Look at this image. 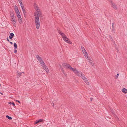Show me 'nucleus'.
Wrapping results in <instances>:
<instances>
[{
	"instance_id": "7c9ffc66",
	"label": "nucleus",
	"mask_w": 127,
	"mask_h": 127,
	"mask_svg": "<svg viewBox=\"0 0 127 127\" xmlns=\"http://www.w3.org/2000/svg\"><path fill=\"white\" fill-rule=\"evenodd\" d=\"M91 100V101H92V100H93V98H90Z\"/></svg>"
},
{
	"instance_id": "a19ab883",
	"label": "nucleus",
	"mask_w": 127,
	"mask_h": 127,
	"mask_svg": "<svg viewBox=\"0 0 127 127\" xmlns=\"http://www.w3.org/2000/svg\"><path fill=\"white\" fill-rule=\"evenodd\" d=\"M112 41H113V39H112V40H111Z\"/></svg>"
},
{
	"instance_id": "cd10ccee",
	"label": "nucleus",
	"mask_w": 127,
	"mask_h": 127,
	"mask_svg": "<svg viewBox=\"0 0 127 127\" xmlns=\"http://www.w3.org/2000/svg\"><path fill=\"white\" fill-rule=\"evenodd\" d=\"M114 23H113L112 25V27H114Z\"/></svg>"
},
{
	"instance_id": "9d476101",
	"label": "nucleus",
	"mask_w": 127,
	"mask_h": 127,
	"mask_svg": "<svg viewBox=\"0 0 127 127\" xmlns=\"http://www.w3.org/2000/svg\"><path fill=\"white\" fill-rule=\"evenodd\" d=\"M58 32L59 34L61 35L62 37L63 38H65V37L66 36L65 34L62 32L61 31H59Z\"/></svg>"
},
{
	"instance_id": "a211bd4d",
	"label": "nucleus",
	"mask_w": 127,
	"mask_h": 127,
	"mask_svg": "<svg viewBox=\"0 0 127 127\" xmlns=\"http://www.w3.org/2000/svg\"><path fill=\"white\" fill-rule=\"evenodd\" d=\"M81 77L84 80V81H85L86 80H87V79L86 78L85 76L84 75H83Z\"/></svg>"
},
{
	"instance_id": "39448f33",
	"label": "nucleus",
	"mask_w": 127,
	"mask_h": 127,
	"mask_svg": "<svg viewBox=\"0 0 127 127\" xmlns=\"http://www.w3.org/2000/svg\"><path fill=\"white\" fill-rule=\"evenodd\" d=\"M17 15L18 18L19 22L20 23H21L22 22V20L20 13H18L17 14Z\"/></svg>"
},
{
	"instance_id": "f8f14e48",
	"label": "nucleus",
	"mask_w": 127,
	"mask_h": 127,
	"mask_svg": "<svg viewBox=\"0 0 127 127\" xmlns=\"http://www.w3.org/2000/svg\"><path fill=\"white\" fill-rule=\"evenodd\" d=\"M15 7V12L16 13V14L18 13H20L19 10L18 9V7L16 5H15L14 6Z\"/></svg>"
},
{
	"instance_id": "f3484780",
	"label": "nucleus",
	"mask_w": 127,
	"mask_h": 127,
	"mask_svg": "<svg viewBox=\"0 0 127 127\" xmlns=\"http://www.w3.org/2000/svg\"><path fill=\"white\" fill-rule=\"evenodd\" d=\"M14 13L13 12H11L10 14V17H11V19H12V18H14Z\"/></svg>"
},
{
	"instance_id": "4be33fe9",
	"label": "nucleus",
	"mask_w": 127,
	"mask_h": 127,
	"mask_svg": "<svg viewBox=\"0 0 127 127\" xmlns=\"http://www.w3.org/2000/svg\"><path fill=\"white\" fill-rule=\"evenodd\" d=\"M111 30L114 33H115V29L114 27H112Z\"/></svg>"
},
{
	"instance_id": "dca6fc26",
	"label": "nucleus",
	"mask_w": 127,
	"mask_h": 127,
	"mask_svg": "<svg viewBox=\"0 0 127 127\" xmlns=\"http://www.w3.org/2000/svg\"><path fill=\"white\" fill-rule=\"evenodd\" d=\"M122 91L124 93L126 94L127 93V90L125 88H123Z\"/></svg>"
},
{
	"instance_id": "e433bc0d",
	"label": "nucleus",
	"mask_w": 127,
	"mask_h": 127,
	"mask_svg": "<svg viewBox=\"0 0 127 127\" xmlns=\"http://www.w3.org/2000/svg\"><path fill=\"white\" fill-rule=\"evenodd\" d=\"M109 38H111V39H112V37H111V36H110V35L109 36Z\"/></svg>"
},
{
	"instance_id": "b1692460",
	"label": "nucleus",
	"mask_w": 127,
	"mask_h": 127,
	"mask_svg": "<svg viewBox=\"0 0 127 127\" xmlns=\"http://www.w3.org/2000/svg\"><path fill=\"white\" fill-rule=\"evenodd\" d=\"M22 11H23V12L24 13V15H25L26 14V11L25 10V9H24L23 10H22Z\"/></svg>"
},
{
	"instance_id": "6e6552de",
	"label": "nucleus",
	"mask_w": 127,
	"mask_h": 127,
	"mask_svg": "<svg viewBox=\"0 0 127 127\" xmlns=\"http://www.w3.org/2000/svg\"><path fill=\"white\" fill-rule=\"evenodd\" d=\"M11 21L12 22L13 25L14 26L16 27V22L17 20L15 18H12L11 19Z\"/></svg>"
},
{
	"instance_id": "c756f323",
	"label": "nucleus",
	"mask_w": 127,
	"mask_h": 127,
	"mask_svg": "<svg viewBox=\"0 0 127 127\" xmlns=\"http://www.w3.org/2000/svg\"><path fill=\"white\" fill-rule=\"evenodd\" d=\"M22 74V73L21 72L19 73L18 74L19 76H20Z\"/></svg>"
},
{
	"instance_id": "ea45409f",
	"label": "nucleus",
	"mask_w": 127,
	"mask_h": 127,
	"mask_svg": "<svg viewBox=\"0 0 127 127\" xmlns=\"http://www.w3.org/2000/svg\"><path fill=\"white\" fill-rule=\"evenodd\" d=\"M0 93L1 95H3V94L2 93L0 92Z\"/></svg>"
},
{
	"instance_id": "412c9836",
	"label": "nucleus",
	"mask_w": 127,
	"mask_h": 127,
	"mask_svg": "<svg viewBox=\"0 0 127 127\" xmlns=\"http://www.w3.org/2000/svg\"><path fill=\"white\" fill-rule=\"evenodd\" d=\"M61 71H62V72H63V74L65 75H66V73L64 71V70L63 68H62L61 69Z\"/></svg>"
},
{
	"instance_id": "6ab92c4d",
	"label": "nucleus",
	"mask_w": 127,
	"mask_h": 127,
	"mask_svg": "<svg viewBox=\"0 0 127 127\" xmlns=\"http://www.w3.org/2000/svg\"><path fill=\"white\" fill-rule=\"evenodd\" d=\"M84 81L87 85H89V83L87 79V80H86Z\"/></svg>"
},
{
	"instance_id": "72a5a7b5",
	"label": "nucleus",
	"mask_w": 127,
	"mask_h": 127,
	"mask_svg": "<svg viewBox=\"0 0 127 127\" xmlns=\"http://www.w3.org/2000/svg\"><path fill=\"white\" fill-rule=\"evenodd\" d=\"M7 39L8 41H9V40L8 37L7 38Z\"/></svg>"
},
{
	"instance_id": "f257e3e1",
	"label": "nucleus",
	"mask_w": 127,
	"mask_h": 127,
	"mask_svg": "<svg viewBox=\"0 0 127 127\" xmlns=\"http://www.w3.org/2000/svg\"><path fill=\"white\" fill-rule=\"evenodd\" d=\"M34 6L36 11L34 14L35 18V23L36 29H38L39 28L40 25L39 17L41 15V13L36 4H34Z\"/></svg>"
},
{
	"instance_id": "4468645a",
	"label": "nucleus",
	"mask_w": 127,
	"mask_h": 127,
	"mask_svg": "<svg viewBox=\"0 0 127 127\" xmlns=\"http://www.w3.org/2000/svg\"><path fill=\"white\" fill-rule=\"evenodd\" d=\"M43 119H40L38 120H36L35 122L34 123V124L35 125L37 123H39L40 122H42L43 121Z\"/></svg>"
},
{
	"instance_id": "aec40b11",
	"label": "nucleus",
	"mask_w": 127,
	"mask_h": 127,
	"mask_svg": "<svg viewBox=\"0 0 127 127\" xmlns=\"http://www.w3.org/2000/svg\"><path fill=\"white\" fill-rule=\"evenodd\" d=\"M14 48L15 49L17 48V46L16 44L15 43H14Z\"/></svg>"
},
{
	"instance_id": "1a4fd4ad",
	"label": "nucleus",
	"mask_w": 127,
	"mask_h": 127,
	"mask_svg": "<svg viewBox=\"0 0 127 127\" xmlns=\"http://www.w3.org/2000/svg\"><path fill=\"white\" fill-rule=\"evenodd\" d=\"M41 66H42V67L43 68V69L47 73L49 72V70L47 67L46 66L45 64L44 65L43 64H41Z\"/></svg>"
},
{
	"instance_id": "9b49d317",
	"label": "nucleus",
	"mask_w": 127,
	"mask_h": 127,
	"mask_svg": "<svg viewBox=\"0 0 127 127\" xmlns=\"http://www.w3.org/2000/svg\"><path fill=\"white\" fill-rule=\"evenodd\" d=\"M87 58L88 59V60H89V62L90 64L92 66H93L94 65V63L93 61H92L91 59H89L88 57H87Z\"/></svg>"
},
{
	"instance_id": "473e14b6",
	"label": "nucleus",
	"mask_w": 127,
	"mask_h": 127,
	"mask_svg": "<svg viewBox=\"0 0 127 127\" xmlns=\"http://www.w3.org/2000/svg\"><path fill=\"white\" fill-rule=\"evenodd\" d=\"M115 118L117 120H118V119H119V118H118L117 117V116H116V117H115Z\"/></svg>"
},
{
	"instance_id": "0eeeda50",
	"label": "nucleus",
	"mask_w": 127,
	"mask_h": 127,
	"mask_svg": "<svg viewBox=\"0 0 127 127\" xmlns=\"http://www.w3.org/2000/svg\"><path fill=\"white\" fill-rule=\"evenodd\" d=\"M64 40L66 42L70 44H72V42L70 41V40L66 36L65 38H63Z\"/></svg>"
},
{
	"instance_id": "2eb2a0df",
	"label": "nucleus",
	"mask_w": 127,
	"mask_h": 127,
	"mask_svg": "<svg viewBox=\"0 0 127 127\" xmlns=\"http://www.w3.org/2000/svg\"><path fill=\"white\" fill-rule=\"evenodd\" d=\"M14 35L13 33H11L10 34V35L9 36V38L10 39H11L14 36Z\"/></svg>"
},
{
	"instance_id": "58836bf2",
	"label": "nucleus",
	"mask_w": 127,
	"mask_h": 127,
	"mask_svg": "<svg viewBox=\"0 0 127 127\" xmlns=\"http://www.w3.org/2000/svg\"><path fill=\"white\" fill-rule=\"evenodd\" d=\"M108 1L110 2H111V0H108Z\"/></svg>"
},
{
	"instance_id": "4c0bfd02",
	"label": "nucleus",
	"mask_w": 127,
	"mask_h": 127,
	"mask_svg": "<svg viewBox=\"0 0 127 127\" xmlns=\"http://www.w3.org/2000/svg\"><path fill=\"white\" fill-rule=\"evenodd\" d=\"M18 2L20 1H21L22 0H18Z\"/></svg>"
},
{
	"instance_id": "f704fd0d",
	"label": "nucleus",
	"mask_w": 127,
	"mask_h": 127,
	"mask_svg": "<svg viewBox=\"0 0 127 127\" xmlns=\"http://www.w3.org/2000/svg\"><path fill=\"white\" fill-rule=\"evenodd\" d=\"M119 74L118 73L117 74V76L116 77V78H117L119 76Z\"/></svg>"
},
{
	"instance_id": "f03ea898",
	"label": "nucleus",
	"mask_w": 127,
	"mask_h": 127,
	"mask_svg": "<svg viewBox=\"0 0 127 127\" xmlns=\"http://www.w3.org/2000/svg\"><path fill=\"white\" fill-rule=\"evenodd\" d=\"M72 71L78 76L81 77L84 75L82 72L79 71H78L76 68H74Z\"/></svg>"
},
{
	"instance_id": "2f4dec72",
	"label": "nucleus",
	"mask_w": 127,
	"mask_h": 127,
	"mask_svg": "<svg viewBox=\"0 0 127 127\" xmlns=\"http://www.w3.org/2000/svg\"><path fill=\"white\" fill-rule=\"evenodd\" d=\"M16 102H18L19 103H20V102L19 101V100H16Z\"/></svg>"
},
{
	"instance_id": "ddd939ff",
	"label": "nucleus",
	"mask_w": 127,
	"mask_h": 127,
	"mask_svg": "<svg viewBox=\"0 0 127 127\" xmlns=\"http://www.w3.org/2000/svg\"><path fill=\"white\" fill-rule=\"evenodd\" d=\"M112 6L115 9H117V7L115 4L113 3L112 1L111 2Z\"/></svg>"
},
{
	"instance_id": "a878e982",
	"label": "nucleus",
	"mask_w": 127,
	"mask_h": 127,
	"mask_svg": "<svg viewBox=\"0 0 127 127\" xmlns=\"http://www.w3.org/2000/svg\"><path fill=\"white\" fill-rule=\"evenodd\" d=\"M20 6L22 10H23L25 9L23 4H22V5H21Z\"/></svg>"
},
{
	"instance_id": "20e7f679",
	"label": "nucleus",
	"mask_w": 127,
	"mask_h": 127,
	"mask_svg": "<svg viewBox=\"0 0 127 127\" xmlns=\"http://www.w3.org/2000/svg\"><path fill=\"white\" fill-rule=\"evenodd\" d=\"M36 57L41 65V64L45 65V63L40 56L38 55H36Z\"/></svg>"
},
{
	"instance_id": "423d86ee",
	"label": "nucleus",
	"mask_w": 127,
	"mask_h": 127,
	"mask_svg": "<svg viewBox=\"0 0 127 127\" xmlns=\"http://www.w3.org/2000/svg\"><path fill=\"white\" fill-rule=\"evenodd\" d=\"M81 48L82 50L83 51V52L84 56H85V57H88V54H87V52H86V51L85 50V49L84 48V47H81Z\"/></svg>"
},
{
	"instance_id": "393cba45",
	"label": "nucleus",
	"mask_w": 127,
	"mask_h": 127,
	"mask_svg": "<svg viewBox=\"0 0 127 127\" xmlns=\"http://www.w3.org/2000/svg\"><path fill=\"white\" fill-rule=\"evenodd\" d=\"M6 117L7 118H8V119H9V120H10L12 119V118L11 117L9 116L8 115L6 116Z\"/></svg>"
},
{
	"instance_id": "7ed1b4c3",
	"label": "nucleus",
	"mask_w": 127,
	"mask_h": 127,
	"mask_svg": "<svg viewBox=\"0 0 127 127\" xmlns=\"http://www.w3.org/2000/svg\"><path fill=\"white\" fill-rule=\"evenodd\" d=\"M63 67L66 68H68L70 69L71 70H73L74 68L72 67L69 64H68L66 63H64L63 64Z\"/></svg>"
},
{
	"instance_id": "5701e85b",
	"label": "nucleus",
	"mask_w": 127,
	"mask_h": 127,
	"mask_svg": "<svg viewBox=\"0 0 127 127\" xmlns=\"http://www.w3.org/2000/svg\"><path fill=\"white\" fill-rule=\"evenodd\" d=\"M9 104H12L14 107L15 106V104H14V103L13 102H9Z\"/></svg>"
},
{
	"instance_id": "c85d7f7f",
	"label": "nucleus",
	"mask_w": 127,
	"mask_h": 127,
	"mask_svg": "<svg viewBox=\"0 0 127 127\" xmlns=\"http://www.w3.org/2000/svg\"><path fill=\"white\" fill-rule=\"evenodd\" d=\"M17 52V50L16 49H15L14 50V52L15 53H16Z\"/></svg>"
},
{
	"instance_id": "bb28decb",
	"label": "nucleus",
	"mask_w": 127,
	"mask_h": 127,
	"mask_svg": "<svg viewBox=\"0 0 127 127\" xmlns=\"http://www.w3.org/2000/svg\"><path fill=\"white\" fill-rule=\"evenodd\" d=\"M19 2L20 4V5H22L23 4L22 3V0L21 1H19Z\"/></svg>"
},
{
	"instance_id": "c9c22d12",
	"label": "nucleus",
	"mask_w": 127,
	"mask_h": 127,
	"mask_svg": "<svg viewBox=\"0 0 127 127\" xmlns=\"http://www.w3.org/2000/svg\"><path fill=\"white\" fill-rule=\"evenodd\" d=\"M9 42L11 44H13V43L11 42Z\"/></svg>"
}]
</instances>
